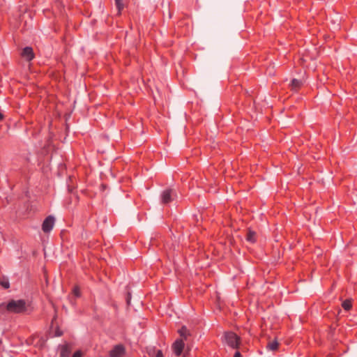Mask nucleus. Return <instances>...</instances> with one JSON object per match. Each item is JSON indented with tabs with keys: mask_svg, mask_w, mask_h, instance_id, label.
<instances>
[{
	"mask_svg": "<svg viewBox=\"0 0 357 357\" xmlns=\"http://www.w3.org/2000/svg\"><path fill=\"white\" fill-rule=\"evenodd\" d=\"M225 341L226 344L232 349H238L240 344V337L233 332L225 333Z\"/></svg>",
	"mask_w": 357,
	"mask_h": 357,
	"instance_id": "obj_2",
	"label": "nucleus"
},
{
	"mask_svg": "<svg viewBox=\"0 0 357 357\" xmlns=\"http://www.w3.org/2000/svg\"><path fill=\"white\" fill-rule=\"evenodd\" d=\"M71 352L68 345L65 344L61 347L60 357H68Z\"/></svg>",
	"mask_w": 357,
	"mask_h": 357,
	"instance_id": "obj_8",
	"label": "nucleus"
},
{
	"mask_svg": "<svg viewBox=\"0 0 357 357\" xmlns=\"http://www.w3.org/2000/svg\"><path fill=\"white\" fill-rule=\"evenodd\" d=\"M179 335L184 337V339H186L188 335H189L188 331L185 326H183L179 331H178Z\"/></svg>",
	"mask_w": 357,
	"mask_h": 357,
	"instance_id": "obj_13",
	"label": "nucleus"
},
{
	"mask_svg": "<svg viewBox=\"0 0 357 357\" xmlns=\"http://www.w3.org/2000/svg\"><path fill=\"white\" fill-rule=\"evenodd\" d=\"M72 357H82V353L79 351H76L74 353Z\"/></svg>",
	"mask_w": 357,
	"mask_h": 357,
	"instance_id": "obj_17",
	"label": "nucleus"
},
{
	"mask_svg": "<svg viewBox=\"0 0 357 357\" xmlns=\"http://www.w3.org/2000/svg\"><path fill=\"white\" fill-rule=\"evenodd\" d=\"M56 335L60 336L61 335V333H57Z\"/></svg>",
	"mask_w": 357,
	"mask_h": 357,
	"instance_id": "obj_21",
	"label": "nucleus"
},
{
	"mask_svg": "<svg viewBox=\"0 0 357 357\" xmlns=\"http://www.w3.org/2000/svg\"><path fill=\"white\" fill-rule=\"evenodd\" d=\"M185 343L182 339H177L172 344V350L176 356H180L183 351Z\"/></svg>",
	"mask_w": 357,
	"mask_h": 357,
	"instance_id": "obj_5",
	"label": "nucleus"
},
{
	"mask_svg": "<svg viewBox=\"0 0 357 357\" xmlns=\"http://www.w3.org/2000/svg\"><path fill=\"white\" fill-rule=\"evenodd\" d=\"M3 114L0 112V121L3 119Z\"/></svg>",
	"mask_w": 357,
	"mask_h": 357,
	"instance_id": "obj_20",
	"label": "nucleus"
},
{
	"mask_svg": "<svg viewBox=\"0 0 357 357\" xmlns=\"http://www.w3.org/2000/svg\"><path fill=\"white\" fill-rule=\"evenodd\" d=\"M155 357H163V354L161 350H158Z\"/></svg>",
	"mask_w": 357,
	"mask_h": 357,
	"instance_id": "obj_18",
	"label": "nucleus"
},
{
	"mask_svg": "<svg viewBox=\"0 0 357 357\" xmlns=\"http://www.w3.org/2000/svg\"><path fill=\"white\" fill-rule=\"evenodd\" d=\"M278 342L276 340L270 342L268 343L266 348L271 351H275L278 348Z\"/></svg>",
	"mask_w": 357,
	"mask_h": 357,
	"instance_id": "obj_11",
	"label": "nucleus"
},
{
	"mask_svg": "<svg viewBox=\"0 0 357 357\" xmlns=\"http://www.w3.org/2000/svg\"><path fill=\"white\" fill-rule=\"evenodd\" d=\"M0 285L4 289H8L10 287V282L6 278H2L0 279Z\"/></svg>",
	"mask_w": 357,
	"mask_h": 357,
	"instance_id": "obj_12",
	"label": "nucleus"
},
{
	"mask_svg": "<svg viewBox=\"0 0 357 357\" xmlns=\"http://www.w3.org/2000/svg\"><path fill=\"white\" fill-rule=\"evenodd\" d=\"M73 294L77 296H79V287H75L74 289H73Z\"/></svg>",
	"mask_w": 357,
	"mask_h": 357,
	"instance_id": "obj_16",
	"label": "nucleus"
},
{
	"mask_svg": "<svg viewBox=\"0 0 357 357\" xmlns=\"http://www.w3.org/2000/svg\"><path fill=\"white\" fill-rule=\"evenodd\" d=\"M22 56L25 58L27 61H31L34 58V53L32 47H26L22 50Z\"/></svg>",
	"mask_w": 357,
	"mask_h": 357,
	"instance_id": "obj_7",
	"label": "nucleus"
},
{
	"mask_svg": "<svg viewBox=\"0 0 357 357\" xmlns=\"http://www.w3.org/2000/svg\"><path fill=\"white\" fill-rule=\"evenodd\" d=\"M55 218L52 215L47 216L42 224V230L45 233H49L54 226Z\"/></svg>",
	"mask_w": 357,
	"mask_h": 357,
	"instance_id": "obj_4",
	"label": "nucleus"
},
{
	"mask_svg": "<svg viewBox=\"0 0 357 357\" xmlns=\"http://www.w3.org/2000/svg\"><path fill=\"white\" fill-rule=\"evenodd\" d=\"M125 354V347L117 344L109 352V357H123Z\"/></svg>",
	"mask_w": 357,
	"mask_h": 357,
	"instance_id": "obj_6",
	"label": "nucleus"
},
{
	"mask_svg": "<svg viewBox=\"0 0 357 357\" xmlns=\"http://www.w3.org/2000/svg\"><path fill=\"white\" fill-rule=\"evenodd\" d=\"M256 233L253 231L249 230L246 236V240L250 243H255L257 241Z\"/></svg>",
	"mask_w": 357,
	"mask_h": 357,
	"instance_id": "obj_9",
	"label": "nucleus"
},
{
	"mask_svg": "<svg viewBox=\"0 0 357 357\" xmlns=\"http://www.w3.org/2000/svg\"><path fill=\"white\" fill-rule=\"evenodd\" d=\"M302 84L303 83L301 80L293 79L291 82V89L296 91L302 86Z\"/></svg>",
	"mask_w": 357,
	"mask_h": 357,
	"instance_id": "obj_10",
	"label": "nucleus"
},
{
	"mask_svg": "<svg viewBox=\"0 0 357 357\" xmlns=\"http://www.w3.org/2000/svg\"><path fill=\"white\" fill-rule=\"evenodd\" d=\"M176 197V192L172 189H166L163 190L160 195L161 203L167 204L172 202Z\"/></svg>",
	"mask_w": 357,
	"mask_h": 357,
	"instance_id": "obj_3",
	"label": "nucleus"
},
{
	"mask_svg": "<svg viewBox=\"0 0 357 357\" xmlns=\"http://www.w3.org/2000/svg\"><path fill=\"white\" fill-rule=\"evenodd\" d=\"M26 310V303L24 300H11L7 303L0 304V315L5 312L20 314Z\"/></svg>",
	"mask_w": 357,
	"mask_h": 357,
	"instance_id": "obj_1",
	"label": "nucleus"
},
{
	"mask_svg": "<svg viewBox=\"0 0 357 357\" xmlns=\"http://www.w3.org/2000/svg\"><path fill=\"white\" fill-rule=\"evenodd\" d=\"M342 306L345 310H349L352 306L351 301L349 300H346L342 303Z\"/></svg>",
	"mask_w": 357,
	"mask_h": 357,
	"instance_id": "obj_14",
	"label": "nucleus"
},
{
	"mask_svg": "<svg viewBox=\"0 0 357 357\" xmlns=\"http://www.w3.org/2000/svg\"><path fill=\"white\" fill-rule=\"evenodd\" d=\"M115 4L118 9L119 13H120L121 10L123 8V0H114Z\"/></svg>",
	"mask_w": 357,
	"mask_h": 357,
	"instance_id": "obj_15",
	"label": "nucleus"
},
{
	"mask_svg": "<svg viewBox=\"0 0 357 357\" xmlns=\"http://www.w3.org/2000/svg\"><path fill=\"white\" fill-rule=\"evenodd\" d=\"M234 357H242V356H241V353L237 351L235 352Z\"/></svg>",
	"mask_w": 357,
	"mask_h": 357,
	"instance_id": "obj_19",
	"label": "nucleus"
}]
</instances>
